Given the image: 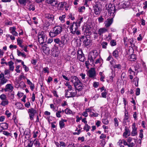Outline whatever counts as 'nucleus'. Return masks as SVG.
<instances>
[{
  "instance_id": "obj_1",
  "label": "nucleus",
  "mask_w": 147,
  "mask_h": 147,
  "mask_svg": "<svg viewBox=\"0 0 147 147\" xmlns=\"http://www.w3.org/2000/svg\"><path fill=\"white\" fill-rule=\"evenodd\" d=\"M62 31V28L59 26H55L50 31L49 35L51 37H54L60 34Z\"/></svg>"
},
{
  "instance_id": "obj_2",
  "label": "nucleus",
  "mask_w": 147,
  "mask_h": 147,
  "mask_svg": "<svg viewBox=\"0 0 147 147\" xmlns=\"http://www.w3.org/2000/svg\"><path fill=\"white\" fill-rule=\"evenodd\" d=\"M106 9L108 11L110 16L112 17H114L116 10L115 5L111 3L107 4L106 6Z\"/></svg>"
},
{
  "instance_id": "obj_3",
  "label": "nucleus",
  "mask_w": 147,
  "mask_h": 147,
  "mask_svg": "<svg viewBox=\"0 0 147 147\" xmlns=\"http://www.w3.org/2000/svg\"><path fill=\"white\" fill-rule=\"evenodd\" d=\"M75 87L76 89L75 91L76 92L77 96H80L83 94L84 92L82 90L84 89V86L81 82L80 84H79L75 86Z\"/></svg>"
},
{
  "instance_id": "obj_4",
  "label": "nucleus",
  "mask_w": 147,
  "mask_h": 147,
  "mask_svg": "<svg viewBox=\"0 0 147 147\" xmlns=\"http://www.w3.org/2000/svg\"><path fill=\"white\" fill-rule=\"evenodd\" d=\"M38 40L39 43L42 44H43L46 42L47 40V36L43 32L38 33Z\"/></svg>"
},
{
  "instance_id": "obj_5",
  "label": "nucleus",
  "mask_w": 147,
  "mask_h": 147,
  "mask_svg": "<svg viewBox=\"0 0 147 147\" xmlns=\"http://www.w3.org/2000/svg\"><path fill=\"white\" fill-rule=\"evenodd\" d=\"M90 56H89L88 58V60L90 61V63H93L95 59L98 55V53L96 50H93L91 51L90 53Z\"/></svg>"
},
{
  "instance_id": "obj_6",
  "label": "nucleus",
  "mask_w": 147,
  "mask_h": 147,
  "mask_svg": "<svg viewBox=\"0 0 147 147\" xmlns=\"http://www.w3.org/2000/svg\"><path fill=\"white\" fill-rule=\"evenodd\" d=\"M87 74L89 78L92 79H95L96 76V72L95 69L91 68L87 72Z\"/></svg>"
},
{
  "instance_id": "obj_7",
  "label": "nucleus",
  "mask_w": 147,
  "mask_h": 147,
  "mask_svg": "<svg viewBox=\"0 0 147 147\" xmlns=\"http://www.w3.org/2000/svg\"><path fill=\"white\" fill-rule=\"evenodd\" d=\"M93 8L94 13L96 15L99 14L101 10L100 8L99 3H95L94 5Z\"/></svg>"
},
{
  "instance_id": "obj_8",
  "label": "nucleus",
  "mask_w": 147,
  "mask_h": 147,
  "mask_svg": "<svg viewBox=\"0 0 147 147\" xmlns=\"http://www.w3.org/2000/svg\"><path fill=\"white\" fill-rule=\"evenodd\" d=\"M81 39L83 41L84 45L85 46H88L90 43V40L89 37H88L86 36H82Z\"/></svg>"
},
{
  "instance_id": "obj_9",
  "label": "nucleus",
  "mask_w": 147,
  "mask_h": 147,
  "mask_svg": "<svg viewBox=\"0 0 147 147\" xmlns=\"http://www.w3.org/2000/svg\"><path fill=\"white\" fill-rule=\"evenodd\" d=\"M136 139L132 138L131 137H128L127 139L128 142V147H134L136 141Z\"/></svg>"
},
{
  "instance_id": "obj_10",
  "label": "nucleus",
  "mask_w": 147,
  "mask_h": 147,
  "mask_svg": "<svg viewBox=\"0 0 147 147\" xmlns=\"http://www.w3.org/2000/svg\"><path fill=\"white\" fill-rule=\"evenodd\" d=\"M67 36L65 35L61 37V44L59 45V47H63L64 46L67 45Z\"/></svg>"
},
{
  "instance_id": "obj_11",
  "label": "nucleus",
  "mask_w": 147,
  "mask_h": 147,
  "mask_svg": "<svg viewBox=\"0 0 147 147\" xmlns=\"http://www.w3.org/2000/svg\"><path fill=\"white\" fill-rule=\"evenodd\" d=\"M71 82L74 84V87L77 84H80L81 82L76 76H72L71 77Z\"/></svg>"
},
{
  "instance_id": "obj_12",
  "label": "nucleus",
  "mask_w": 147,
  "mask_h": 147,
  "mask_svg": "<svg viewBox=\"0 0 147 147\" xmlns=\"http://www.w3.org/2000/svg\"><path fill=\"white\" fill-rule=\"evenodd\" d=\"M28 112L30 119L31 120H33L34 119V115L36 113V110L33 108H31L28 109Z\"/></svg>"
},
{
  "instance_id": "obj_13",
  "label": "nucleus",
  "mask_w": 147,
  "mask_h": 147,
  "mask_svg": "<svg viewBox=\"0 0 147 147\" xmlns=\"http://www.w3.org/2000/svg\"><path fill=\"white\" fill-rule=\"evenodd\" d=\"M8 80L4 77V74L2 73L0 74V86L3 85L6 83Z\"/></svg>"
},
{
  "instance_id": "obj_14",
  "label": "nucleus",
  "mask_w": 147,
  "mask_h": 147,
  "mask_svg": "<svg viewBox=\"0 0 147 147\" xmlns=\"http://www.w3.org/2000/svg\"><path fill=\"white\" fill-rule=\"evenodd\" d=\"M111 18L107 19V20L104 22L105 26L106 28L110 27L113 23V19L114 17L111 16Z\"/></svg>"
},
{
  "instance_id": "obj_15",
  "label": "nucleus",
  "mask_w": 147,
  "mask_h": 147,
  "mask_svg": "<svg viewBox=\"0 0 147 147\" xmlns=\"http://www.w3.org/2000/svg\"><path fill=\"white\" fill-rule=\"evenodd\" d=\"M108 29L105 27H102L98 29L97 31V33L98 36H102L103 34L108 32Z\"/></svg>"
},
{
  "instance_id": "obj_16",
  "label": "nucleus",
  "mask_w": 147,
  "mask_h": 147,
  "mask_svg": "<svg viewBox=\"0 0 147 147\" xmlns=\"http://www.w3.org/2000/svg\"><path fill=\"white\" fill-rule=\"evenodd\" d=\"M78 27H79L78 26L75 22H73V23L71 24L70 28L71 32L72 33H74V32L78 30Z\"/></svg>"
},
{
  "instance_id": "obj_17",
  "label": "nucleus",
  "mask_w": 147,
  "mask_h": 147,
  "mask_svg": "<svg viewBox=\"0 0 147 147\" xmlns=\"http://www.w3.org/2000/svg\"><path fill=\"white\" fill-rule=\"evenodd\" d=\"M73 90L72 91H68V90H65V97L67 98H69L71 97H74L76 94L75 91H74L73 92Z\"/></svg>"
},
{
  "instance_id": "obj_18",
  "label": "nucleus",
  "mask_w": 147,
  "mask_h": 147,
  "mask_svg": "<svg viewBox=\"0 0 147 147\" xmlns=\"http://www.w3.org/2000/svg\"><path fill=\"white\" fill-rule=\"evenodd\" d=\"M132 131L131 132V135L132 136H136L137 134V128L136 127L135 123H133L132 126Z\"/></svg>"
},
{
  "instance_id": "obj_19",
  "label": "nucleus",
  "mask_w": 147,
  "mask_h": 147,
  "mask_svg": "<svg viewBox=\"0 0 147 147\" xmlns=\"http://www.w3.org/2000/svg\"><path fill=\"white\" fill-rule=\"evenodd\" d=\"M125 131L123 134V136L124 138H126L128 136H129L131 135L130 130L127 127H125Z\"/></svg>"
},
{
  "instance_id": "obj_20",
  "label": "nucleus",
  "mask_w": 147,
  "mask_h": 147,
  "mask_svg": "<svg viewBox=\"0 0 147 147\" xmlns=\"http://www.w3.org/2000/svg\"><path fill=\"white\" fill-rule=\"evenodd\" d=\"M13 89V87L11 84H7L5 86V88L4 89V90L5 92L9 91L12 92Z\"/></svg>"
},
{
  "instance_id": "obj_21",
  "label": "nucleus",
  "mask_w": 147,
  "mask_h": 147,
  "mask_svg": "<svg viewBox=\"0 0 147 147\" xmlns=\"http://www.w3.org/2000/svg\"><path fill=\"white\" fill-rule=\"evenodd\" d=\"M67 120L65 119H62L59 121V125L61 129H62L65 127V122H66Z\"/></svg>"
},
{
  "instance_id": "obj_22",
  "label": "nucleus",
  "mask_w": 147,
  "mask_h": 147,
  "mask_svg": "<svg viewBox=\"0 0 147 147\" xmlns=\"http://www.w3.org/2000/svg\"><path fill=\"white\" fill-rule=\"evenodd\" d=\"M82 54V53L81 51H78L77 57L80 61H83L84 60V57Z\"/></svg>"
},
{
  "instance_id": "obj_23",
  "label": "nucleus",
  "mask_w": 147,
  "mask_h": 147,
  "mask_svg": "<svg viewBox=\"0 0 147 147\" xmlns=\"http://www.w3.org/2000/svg\"><path fill=\"white\" fill-rule=\"evenodd\" d=\"M47 3L54 6L57 5V2L56 0H46Z\"/></svg>"
},
{
  "instance_id": "obj_24",
  "label": "nucleus",
  "mask_w": 147,
  "mask_h": 147,
  "mask_svg": "<svg viewBox=\"0 0 147 147\" xmlns=\"http://www.w3.org/2000/svg\"><path fill=\"white\" fill-rule=\"evenodd\" d=\"M128 119L129 116L128 112L126 109H125V112L124 113V118L123 119V122H126L127 121Z\"/></svg>"
},
{
  "instance_id": "obj_25",
  "label": "nucleus",
  "mask_w": 147,
  "mask_h": 147,
  "mask_svg": "<svg viewBox=\"0 0 147 147\" xmlns=\"http://www.w3.org/2000/svg\"><path fill=\"white\" fill-rule=\"evenodd\" d=\"M27 84L29 86L31 90L33 91L35 88L34 84H33L29 80L27 79Z\"/></svg>"
},
{
  "instance_id": "obj_26",
  "label": "nucleus",
  "mask_w": 147,
  "mask_h": 147,
  "mask_svg": "<svg viewBox=\"0 0 147 147\" xmlns=\"http://www.w3.org/2000/svg\"><path fill=\"white\" fill-rule=\"evenodd\" d=\"M45 17L50 20L53 21L54 19V16L52 14L49 13L46 14L45 15Z\"/></svg>"
},
{
  "instance_id": "obj_27",
  "label": "nucleus",
  "mask_w": 147,
  "mask_h": 147,
  "mask_svg": "<svg viewBox=\"0 0 147 147\" xmlns=\"http://www.w3.org/2000/svg\"><path fill=\"white\" fill-rule=\"evenodd\" d=\"M14 63L12 61H10L8 62V65L9 66V69L10 70L13 71L14 69L13 66Z\"/></svg>"
},
{
  "instance_id": "obj_28",
  "label": "nucleus",
  "mask_w": 147,
  "mask_h": 147,
  "mask_svg": "<svg viewBox=\"0 0 147 147\" xmlns=\"http://www.w3.org/2000/svg\"><path fill=\"white\" fill-rule=\"evenodd\" d=\"M67 4V3L65 2H62L61 3H59L58 4V6L59 7V9H62V8L65 6Z\"/></svg>"
},
{
  "instance_id": "obj_29",
  "label": "nucleus",
  "mask_w": 147,
  "mask_h": 147,
  "mask_svg": "<svg viewBox=\"0 0 147 147\" xmlns=\"http://www.w3.org/2000/svg\"><path fill=\"white\" fill-rule=\"evenodd\" d=\"M113 56L116 59H118L119 57L118 51L117 49H116L113 52Z\"/></svg>"
},
{
  "instance_id": "obj_30",
  "label": "nucleus",
  "mask_w": 147,
  "mask_h": 147,
  "mask_svg": "<svg viewBox=\"0 0 147 147\" xmlns=\"http://www.w3.org/2000/svg\"><path fill=\"white\" fill-rule=\"evenodd\" d=\"M9 102L7 99L2 100L0 103V105L3 106H5L9 104Z\"/></svg>"
},
{
  "instance_id": "obj_31",
  "label": "nucleus",
  "mask_w": 147,
  "mask_h": 147,
  "mask_svg": "<svg viewBox=\"0 0 147 147\" xmlns=\"http://www.w3.org/2000/svg\"><path fill=\"white\" fill-rule=\"evenodd\" d=\"M128 59L130 61H134L136 59V56L134 54H131L128 58Z\"/></svg>"
},
{
  "instance_id": "obj_32",
  "label": "nucleus",
  "mask_w": 147,
  "mask_h": 147,
  "mask_svg": "<svg viewBox=\"0 0 147 147\" xmlns=\"http://www.w3.org/2000/svg\"><path fill=\"white\" fill-rule=\"evenodd\" d=\"M34 146L37 147H39L40 145V143L38 139H35L34 141L33 142Z\"/></svg>"
},
{
  "instance_id": "obj_33",
  "label": "nucleus",
  "mask_w": 147,
  "mask_h": 147,
  "mask_svg": "<svg viewBox=\"0 0 147 147\" xmlns=\"http://www.w3.org/2000/svg\"><path fill=\"white\" fill-rule=\"evenodd\" d=\"M83 18L81 17L80 19H78L77 22H75V23L77 24V25H78V26L79 27L80 26L81 23L83 22Z\"/></svg>"
},
{
  "instance_id": "obj_34",
  "label": "nucleus",
  "mask_w": 147,
  "mask_h": 147,
  "mask_svg": "<svg viewBox=\"0 0 147 147\" xmlns=\"http://www.w3.org/2000/svg\"><path fill=\"white\" fill-rule=\"evenodd\" d=\"M17 55L19 56H22L25 58L26 57V55L24 53H22L20 51L18 50H17Z\"/></svg>"
},
{
  "instance_id": "obj_35",
  "label": "nucleus",
  "mask_w": 147,
  "mask_h": 147,
  "mask_svg": "<svg viewBox=\"0 0 147 147\" xmlns=\"http://www.w3.org/2000/svg\"><path fill=\"white\" fill-rule=\"evenodd\" d=\"M129 3L128 2H125L123 4H122V8H125L127 7L129 5Z\"/></svg>"
},
{
  "instance_id": "obj_36",
  "label": "nucleus",
  "mask_w": 147,
  "mask_h": 147,
  "mask_svg": "<svg viewBox=\"0 0 147 147\" xmlns=\"http://www.w3.org/2000/svg\"><path fill=\"white\" fill-rule=\"evenodd\" d=\"M90 129V127L87 124H85L83 128L84 129L86 130V132L88 131Z\"/></svg>"
},
{
  "instance_id": "obj_37",
  "label": "nucleus",
  "mask_w": 147,
  "mask_h": 147,
  "mask_svg": "<svg viewBox=\"0 0 147 147\" xmlns=\"http://www.w3.org/2000/svg\"><path fill=\"white\" fill-rule=\"evenodd\" d=\"M128 42L130 44V47H134L135 46V44L133 43V42L134 41V39L132 38H131L130 39H129L128 40Z\"/></svg>"
},
{
  "instance_id": "obj_38",
  "label": "nucleus",
  "mask_w": 147,
  "mask_h": 147,
  "mask_svg": "<svg viewBox=\"0 0 147 147\" xmlns=\"http://www.w3.org/2000/svg\"><path fill=\"white\" fill-rule=\"evenodd\" d=\"M18 2L21 5L24 6L26 5L27 0H18Z\"/></svg>"
},
{
  "instance_id": "obj_39",
  "label": "nucleus",
  "mask_w": 147,
  "mask_h": 147,
  "mask_svg": "<svg viewBox=\"0 0 147 147\" xmlns=\"http://www.w3.org/2000/svg\"><path fill=\"white\" fill-rule=\"evenodd\" d=\"M85 7L84 6L79 7L78 8V11L79 12H82L84 11Z\"/></svg>"
},
{
  "instance_id": "obj_40",
  "label": "nucleus",
  "mask_w": 147,
  "mask_h": 147,
  "mask_svg": "<svg viewBox=\"0 0 147 147\" xmlns=\"http://www.w3.org/2000/svg\"><path fill=\"white\" fill-rule=\"evenodd\" d=\"M54 41L56 44H58L59 46V45L61 44V40L58 38L54 39Z\"/></svg>"
},
{
  "instance_id": "obj_41",
  "label": "nucleus",
  "mask_w": 147,
  "mask_h": 147,
  "mask_svg": "<svg viewBox=\"0 0 147 147\" xmlns=\"http://www.w3.org/2000/svg\"><path fill=\"white\" fill-rule=\"evenodd\" d=\"M101 45L102 46V47L103 49H106L107 46L108 45V43L105 42H103L101 44Z\"/></svg>"
},
{
  "instance_id": "obj_42",
  "label": "nucleus",
  "mask_w": 147,
  "mask_h": 147,
  "mask_svg": "<svg viewBox=\"0 0 147 147\" xmlns=\"http://www.w3.org/2000/svg\"><path fill=\"white\" fill-rule=\"evenodd\" d=\"M91 0H84V5L86 7H88L89 4Z\"/></svg>"
},
{
  "instance_id": "obj_43",
  "label": "nucleus",
  "mask_w": 147,
  "mask_h": 147,
  "mask_svg": "<svg viewBox=\"0 0 147 147\" xmlns=\"http://www.w3.org/2000/svg\"><path fill=\"white\" fill-rule=\"evenodd\" d=\"M16 105H17V107H18L19 109H23V105L20 102H18L16 104Z\"/></svg>"
},
{
  "instance_id": "obj_44",
  "label": "nucleus",
  "mask_w": 147,
  "mask_h": 147,
  "mask_svg": "<svg viewBox=\"0 0 147 147\" xmlns=\"http://www.w3.org/2000/svg\"><path fill=\"white\" fill-rule=\"evenodd\" d=\"M110 44L111 46H114L116 45V42L114 40H112L111 41Z\"/></svg>"
},
{
  "instance_id": "obj_45",
  "label": "nucleus",
  "mask_w": 147,
  "mask_h": 147,
  "mask_svg": "<svg viewBox=\"0 0 147 147\" xmlns=\"http://www.w3.org/2000/svg\"><path fill=\"white\" fill-rule=\"evenodd\" d=\"M73 113L70 110L67 108L65 110V113L67 114H71Z\"/></svg>"
},
{
  "instance_id": "obj_46",
  "label": "nucleus",
  "mask_w": 147,
  "mask_h": 147,
  "mask_svg": "<svg viewBox=\"0 0 147 147\" xmlns=\"http://www.w3.org/2000/svg\"><path fill=\"white\" fill-rule=\"evenodd\" d=\"M17 42L18 44V45H19V46L20 47L23 48V46L22 45V41L21 40H20V39H17Z\"/></svg>"
},
{
  "instance_id": "obj_47",
  "label": "nucleus",
  "mask_w": 147,
  "mask_h": 147,
  "mask_svg": "<svg viewBox=\"0 0 147 147\" xmlns=\"http://www.w3.org/2000/svg\"><path fill=\"white\" fill-rule=\"evenodd\" d=\"M0 98L2 100L7 99L6 96L4 94H2L0 96Z\"/></svg>"
},
{
  "instance_id": "obj_48",
  "label": "nucleus",
  "mask_w": 147,
  "mask_h": 147,
  "mask_svg": "<svg viewBox=\"0 0 147 147\" xmlns=\"http://www.w3.org/2000/svg\"><path fill=\"white\" fill-rule=\"evenodd\" d=\"M16 28L15 27H10L9 28L10 33L12 34L16 31Z\"/></svg>"
},
{
  "instance_id": "obj_49",
  "label": "nucleus",
  "mask_w": 147,
  "mask_h": 147,
  "mask_svg": "<svg viewBox=\"0 0 147 147\" xmlns=\"http://www.w3.org/2000/svg\"><path fill=\"white\" fill-rule=\"evenodd\" d=\"M12 22L11 21H9L8 20H6L5 22V24L6 25H12Z\"/></svg>"
},
{
  "instance_id": "obj_50",
  "label": "nucleus",
  "mask_w": 147,
  "mask_h": 147,
  "mask_svg": "<svg viewBox=\"0 0 147 147\" xmlns=\"http://www.w3.org/2000/svg\"><path fill=\"white\" fill-rule=\"evenodd\" d=\"M114 123L115 127H117L118 125V122L116 118L114 119Z\"/></svg>"
},
{
  "instance_id": "obj_51",
  "label": "nucleus",
  "mask_w": 147,
  "mask_h": 147,
  "mask_svg": "<svg viewBox=\"0 0 147 147\" xmlns=\"http://www.w3.org/2000/svg\"><path fill=\"white\" fill-rule=\"evenodd\" d=\"M65 17V15H62L61 16L59 17V19L62 22H64V18Z\"/></svg>"
},
{
  "instance_id": "obj_52",
  "label": "nucleus",
  "mask_w": 147,
  "mask_h": 147,
  "mask_svg": "<svg viewBox=\"0 0 147 147\" xmlns=\"http://www.w3.org/2000/svg\"><path fill=\"white\" fill-rule=\"evenodd\" d=\"M143 129H141L140 130L139 133V137L141 139L143 137Z\"/></svg>"
},
{
  "instance_id": "obj_53",
  "label": "nucleus",
  "mask_w": 147,
  "mask_h": 147,
  "mask_svg": "<svg viewBox=\"0 0 147 147\" xmlns=\"http://www.w3.org/2000/svg\"><path fill=\"white\" fill-rule=\"evenodd\" d=\"M111 36L112 34H109L108 36L106 37V39L108 41L111 40L112 39Z\"/></svg>"
},
{
  "instance_id": "obj_54",
  "label": "nucleus",
  "mask_w": 147,
  "mask_h": 147,
  "mask_svg": "<svg viewBox=\"0 0 147 147\" xmlns=\"http://www.w3.org/2000/svg\"><path fill=\"white\" fill-rule=\"evenodd\" d=\"M61 113V111L60 110H59L56 113V116L57 117L60 118L61 117V115L60 114Z\"/></svg>"
},
{
  "instance_id": "obj_55",
  "label": "nucleus",
  "mask_w": 147,
  "mask_h": 147,
  "mask_svg": "<svg viewBox=\"0 0 147 147\" xmlns=\"http://www.w3.org/2000/svg\"><path fill=\"white\" fill-rule=\"evenodd\" d=\"M52 92L54 96L57 98L59 97V96L57 94V92L56 90H54L52 91Z\"/></svg>"
},
{
  "instance_id": "obj_56",
  "label": "nucleus",
  "mask_w": 147,
  "mask_h": 147,
  "mask_svg": "<svg viewBox=\"0 0 147 147\" xmlns=\"http://www.w3.org/2000/svg\"><path fill=\"white\" fill-rule=\"evenodd\" d=\"M3 134L4 135L7 136H11L12 135V134L11 133H9L8 131H3Z\"/></svg>"
},
{
  "instance_id": "obj_57",
  "label": "nucleus",
  "mask_w": 147,
  "mask_h": 147,
  "mask_svg": "<svg viewBox=\"0 0 147 147\" xmlns=\"http://www.w3.org/2000/svg\"><path fill=\"white\" fill-rule=\"evenodd\" d=\"M102 60V59L100 57L96 60L95 63L96 64L99 63H100Z\"/></svg>"
},
{
  "instance_id": "obj_58",
  "label": "nucleus",
  "mask_w": 147,
  "mask_h": 147,
  "mask_svg": "<svg viewBox=\"0 0 147 147\" xmlns=\"http://www.w3.org/2000/svg\"><path fill=\"white\" fill-rule=\"evenodd\" d=\"M5 114L8 117H9L11 115V113L9 112V111L8 110L6 111L5 112Z\"/></svg>"
},
{
  "instance_id": "obj_59",
  "label": "nucleus",
  "mask_w": 147,
  "mask_h": 147,
  "mask_svg": "<svg viewBox=\"0 0 147 147\" xmlns=\"http://www.w3.org/2000/svg\"><path fill=\"white\" fill-rule=\"evenodd\" d=\"M114 68H117L118 69H120L121 68V65L120 64H116L113 66Z\"/></svg>"
},
{
  "instance_id": "obj_60",
  "label": "nucleus",
  "mask_w": 147,
  "mask_h": 147,
  "mask_svg": "<svg viewBox=\"0 0 147 147\" xmlns=\"http://www.w3.org/2000/svg\"><path fill=\"white\" fill-rule=\"evenodd\" d=\"M107 94V92H106V91H104L101 93V96L102 97L104 98H106L107 97L106 96Z\"/></svg>"
},
{
  "instance_id": "obj_61",
  "label": "nucleus",
  "mask_w": 147,
  "mask_h": 147,
  "mask_svg": "<svg viewBox=\"0 0 147 147\" xmlns=\"http://www.w3.org/2000/svg\"><path fill=\"white\" fill-rule=\"evenodd\" d=\"M133 117L135 120H137L138 116L137 113L136 112L134 113Z\"/></svg>"
},
{
  "instance_id": "obj_62",
  "label": "nucleus",
  "mask_w": 147,
  "mask_h": 147,
  "mask_svg": "<svg viewBox=\"0 0 147 147\" xmlns=\"http://www.w3.org/2000/svg\"><path fill=\"white\" fill-rule=\"evenodd\" d=\"M43 70L44 73H49V68L48 67L44 68H43Z\"/></svg>"
},
{
  "instance_id": "obj_63",
  "label": "nucleus",
  "mask_w": 147,
  "mask_h": 147,
  "mask_svg": "<svg viewBox=\"0 0 147 147\" xmlns=\"http://www.w3.org/2000/svg\"><path fill=\"white\" fill-rule=\"evenodd\" d=\"M98 20L99 22L101 23L103 22L104 19V18H102V16H101L98 18Z\"/></svg>"
},
{
  "instance_id": "obj_64",
  "label": "nucleus",
  "mask_w": 147,
  "mask_h": 147,
  "mask_svg": "<svg viewBox=\"0 0 147 147\" xmlns=\"http://www.w3.org/2000/svg\"><path fill=\"white\" fill-rule=\"evenodd\" d=\"M140 88H138L136 89V94L137 96L139 95L140 94Z\"/></svg>"
}]
</instances>
